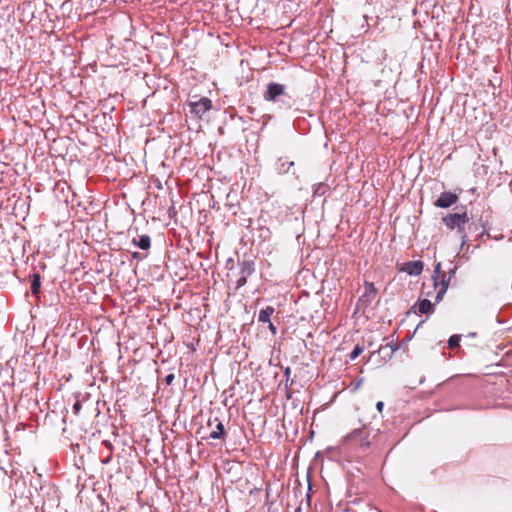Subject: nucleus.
I'll use <instances>...</instances> for the list:
<instances>
[{
    "instance_id": "obj_1",
    "label": "nucleus",
    "mask_w": 512,
    "mask_h": 512,
    "mask_svg": "<svg viewBox=\"0 0 512 512\" xmlns=\"http://www.w3.org/2000/svg\"><path fill=\"white\" fill-rule=\"evenodd\" d=\"M463 211L456 213H449L442 218L444 225L449 230H456L459 234L462 244L467 240L465 233V225L469 222V217L465 207H462Z\"/></svg>"
},
{
    "instance_id": "obj_2",
    "label": "nucleus",
    "mask_w": 512,
    "mask_h": 512,
    "mask_svg": "<svg viewBox=\"0 0 512 512\" xmlns=\"http://www.w3.org/2000/svg\"><path fill=\"white\" fill-rule=\"evenodd\" d=\"M189 106L190 113L201 119L206 112L212 109V101L207 97H202L198 101L190 102Z\"/></svg>"
},
{
    "instance_id": "obj_3",
    "label": "nucleus",
    "mask_w": 512,
    "mask_h": 512,
    "mask_svg": "<svg viewBox=\"0 0 512 512\" xmlns=\"http://www.w3.org/2000/svg\"><path fill=\"white\" fill-rule=\"evenodd\" d=\"M286 91V88L283 84H279L276 82H270L267 85V89L263 94L264 100L268 102H275L279 97L283 96V93Z\"/></svg>"
},
{
    "instance_id": "obj_4",
    "label": "nucleus",
    "mask_w": 512,
    "mask_h": 512,
    "mask_svg": "<svg viewBox=\"0 0 512 512\" xmlns=\"http://www.w3.org/2000/svg\"><path fill=\"white\" fill-rule=\"evenodd\" d=\"M459 197L457 194L444 191L435 200L434 206L438 208H449L458 201Z\"/></svg>"
},
{
    "instance_id": "obj_5",
    "label": "nucleus",
    "mask_w": 512,
    "mask_h": 512,
    "mask_svg": "<svg viewBox=\"0 0 512 512\" xmlns=\"http://www.w3.org/2000/svg\"><path fill=\"white\" fill-rule=\"evenodd\" d=\"M423 268L424 263L421 260H415L403 263L399 270L410 276H418L422 273Z\"/></svg>"
},
{
    "instance_id": "obj_6",
    "label": "nucleus",
    "mask_w": 512,
    "mask_h": 512,
    "mask_svg": "<svg viewBox=\"0 0 512 512\" xmlns=\"http://www.w3.org/2000/svg\"><path fill=\"white\" fill-rule=\"evenodd\" d=\"M365 293L364 295L358 300L357 305L367 307L371 304L374 296L377 293V289L374 286V283L366 281L364 283Z\"/></svg>"
},
{
    "instance_id": "obj_7",
    "label": "nucleus",
    "mask_w": 512,
    "mask_h": 512,
    "mask_svg": "<svg viewBox=\"0 0 512 512\" xmlns=\"http://www.w3.org/2000/svg\"><path fill=\"white\" fill-rule=\"evenodd\" d=\"M213 423H216V426L215 429L210 432L208 438L214 440L223 439L226 435L224 424L217 417L214 419H209L208 426L211 427Z\"/></svg>"
},
{
    "instance_id": "obj_8",
    "label": "nucleus",
    "mask_w": 512,
    "mask_h": 512,
    "mask_svg": "<svg viewBox=\"0 0 512 512\" xmlns=\"http://www.w3.org/2000/svg\"><path fill=\"white\" fill-rule=\"evenodd\" d=\"M294 166V161H289L287 157H279L275 164V170L279 175H285L290 173Z\"/></svg>"
},
{
    "instance_id": "obj_9",
    "label": "nucleus",
    "mask_w": 512,
    "mask_h": 512,
    "mask_svg": "<svg viewBox=\"0 0 512 512\" xmlns=\"http://www.w3.org/2000/svg\"><path fill=\"white\" fill-rule=\"evenodd\" d=\"M348 439L356 440L359 438V446L362 449H366L370 446V442L367 440V434L363 429H355L348 436Z\"/></svg>"
},
{
    "instance_id": "obj_10",
    "label": "nucleus",
    "mask_w": 512,
    "mask_h": 512,
    "mask_svg": "<svg viewBox=\"0 0 512 512\" xmlns=\"http://www.w3.org/2000/svg\"><path fill=\"white\" fill-rule=\"evenodd\" d=\"M417 309L419 314H432L435 311L434 305L428 299H420L413 306V309Z\"/></svg>"
},
{
    "instance_id": "obj_11",
    "label": "nucleus",
    "mask_w": 512,
    "mask_h": 512,
    "mask_svg": "<svg viewBox=\"0 0 512 512\" xmlns=\"http://www.w3.org/2000/svg\"><path fill=\"white\" fill-rule=\"evenodd\" d=\"M450 277H447L445 275H442V278L439 279V290L435 296V303L438 304L442 301L444 295L446 294L447 292V289L449 287V284H450Z\"/></svg>"
},
{
    "instance_id": "obj_12",
    "label": "nucleus",
    "mask_w": 512,
    "mask_h": 512,
    "mask_svg": "<svg viewBox=\"0 0 512 512\" xmlns=\"http://www.w3.org/2000/svg\"><path fill=\"white\" fill-rule=\"evenodd\" d=\"M295 102V99L285 91L283 96L279 97L274 103L277 104L280 109L288 110L295 105Z\"/></svg>"
},
{
    "instance_id": "obj_13",
    "label": "nucleus",
    "mask_w": 512,
    "mask_h": 512,
    "mask_svg": "<svg viewBox=\"0 0 512 512\" xmlns=\"http://www.w3.org/2000/svg\"><path fill=\"white\" fill-rule=\"evenodd\" d=\"M239 266L240 274L246 277H249L255 271V263L253 260L250 259H244L242 261H239Z\"/></svg>"
},
{
    "instance_id": "obj_14",
    "label": "nucleus",
    "mask_w": 512,
    "mask_h": 512,
    "mask_svg": "<svg viewBox=\"0 0 512 512\" xmlns=\"http://www.w3.org/2000/svg\"><path fill=\"white\" fill-rule=\"evenodd\" d=\"M397 349H398V344L391 342V343L381 346L378 349V353L383 359H390Z\"/></svg>"
},
{
    "instance_id": "obj_15",
    "label": "nucleus",
    "mask_w": 512,
    "mask_h": 512,
    "mask_svg": "<svg viewBox=\"0 0 512 512\" xmlns=\"http://www.w3.org/2000/svg\"><path fill=\"white\" fill-rule=\"evenodd\" d=\"M131 243L142 250H148L151 247V238L149 235L143 234L139 238H133Z\"/></svg>"
},
{
    "instance_id": "obj_16",
    "label": "nucleus",
    "mask_w": 512,
    "mask_h": 512,
    "mask_svg": "<svg viewBox=\"0 0 512 512\" xmlns=\"http://www.w3.org/2000/svg\"><path fill=\"white\" fill-rule=\"evenodd\" d=\"M275 308L272 306H266L261 309L258 313V322L262 324L270 323L271 316L274 314Z\"/></svg>"
},
{
    "instance_id": "obj_17",
    "label": "nucleus",
    "mask_w": 512,
    "mask_h": 512,
    "mask_svg": "<svg viewBox=\"0 0 512 512\" xmlns=\"http://www.w3.org/2000/svg\"><path fill=\"white\" fill-rule=\"evenodd\" d=\"M41 288V276L39 273L31 275V292L34 296H39Z\"/></svg>"
},
{
    "instance_id": "obj_18",
    "label": "nucleus",
    "mask_w": 512,
    "mask_h": 512,
    "mask_svg": "<svg viewBox=\"0 0 512 512\" xmlns=\"http://www.w3.org/2000/svg\"><path fill=\"white\" fill-rule=\"evenodd\" d=\"M440 274H441V263H440V262H438V263L435 265V268H434V271H433V275H432L433 288H434V289H437V288H438Z\"/></svg>"
},
{
    "instance_id": "obj_19",
    "label": "nucleus",
    "mask_w": 512,
    "mask_h": 512,
    "mask_svg": "<svg viewBox=\"0 0 512 512\" xmlns=\"http://www.w3.org/2000/svg\"><path fill=\"white\" fill-rule=\"evenodd\" d=\"M461 336L458 334L451 335L448 339V347L450 349H455L460 346Z\"/></svg>"
},
{
    "instance_id": "obj_20",
    "label": "nucleus",
    "mask_w": 512,
    "mask_h": 512,
    "mask_svg": "<svg viewBox=\"0 0 512 512\" xmlns=\"http://www.w3.org/2000/svg\"><path fill=\"white\" fill-rule=\"evenodd\" d=\"M363 350H364V347H363V346H361V345H359V344H357V345L353 348V350L350 352V354H349V359H350L351 361H354V360H355V359H357V358H358V356L363 352Z\"/></svg>"
},
{
    "instance_id": "obj_21",
    "label": "nucleus",
    "mask_w": 512,
    "mask_h": 512,
    "mask_svg": "<svg viewBox=\"0 0 512 512\" xmlns=\"http://www.w3.org/2000/svg\"><path fill=\"white\" fill-rule=\"evenodd\" d=\"M247 278L248 277L240 274L239 278L236 280L235 288L239 289V288L243 287L247 283Z\"/></svg>"
},
{
    "instance_id": "obj_22",
    "label": "nucleus",
    "mask_w": 512,
    "mask_h": 512,
    "mask_svg": "<svg viewBox=\"0 0 512 512\" xmlns=\"http://www.w3.org/2000/svg\"><path fill=\"white\" fill-rule=\"evenodd\" d=\"M479 226H480V227H482V228H484V225H483V223L481 222V220L479 221V223H478V224H477V223H472V224H470V225H469V230H472V229L474 228V230H475V231H478ZM483 232H484V229H482V231H481V232H479V233L477 234V236H478V235H482V234H483Z\"/></svg>"
},
{
    "instance_id": "obj_23",
    "label": "nucleus",
    "mask_w": 512,
    "mask_h": 512,
    "mask_svg": "<svg viewBox=\"0 0 512 512\" xmlns=\"http://www.w3.org/2000/svg\"><path fill=\"white\" fill-rule=\"evenodd\" d=\"M81 408H82L81 402L79 400H77L72 406L73 413L78 414L80 412Z\"/></svg>"
},
{
    "instance_id": "obj_24",
    "label": "nucleus",
    "mask_w": 512,
    "mask_h": 512,
    "mask_svg": "<svg viewBox=\"0 0 512 512\" xmlns=\"http://www.w3.org/2000/svg\"><path fill=\"white\" fill-rule=\"evenodd\" d=\"M175 379V375L173 373L167 374L164 378V381L167 385H171Z\"/></svg>"
},
{
    "instance_id": "obj_25",
    "label": "nucleus",
    "mask_w": 512,
    "mask_h": 512,
    "mask_svg": "<svg viewBox=\"0 0 512 512\" xmlns=\"http://www.w3.org/2000/svg\"><path fill=\"white\" fill-rule=\"evenodd\" d=\"M267 324H268V328L271 331L272 335H276L277 334V328L274 325V323L272 321H270V323H267Z\"/></svg>"
},
{
    "instance_id": "obj_26",
    "label": "nucleus",
    "mask_w": 512,
    "mask_h": 512,
    "mask_svg": "<svg viewBox=\"0 0 512 512\" xmlns=\"http://www.w3.org/2000/svg\"><path fill=\"white\" fill-rule=\"evenodd\" d=\"M31 2L23 1L21 5L18 6V10L23 9L25 11L27 8H29Z\"/></svg>"
},
{
    "instance_id": "obj_27",
    "label": "nucleus",
    "mask_w": 512,
    "mask_h": 512,
    "mask_svg": "<svg viewBox=\"0 0 512 512\" xmlns=\"http://www.w3.org/2000/svg\"><path fill=\"white\" fill-rule=\"evenodd\" d=\"M132 258L136 259V260H142L144 258V256L140 252H133Z\"/></svg>"
},
{
    "instance_id": "obj_28",
    "label": "nucleus",
    "mask_w": 512,
    "mask_h": 512,
    "mask_svg": "<svg viewBox=\"0 0 512 512\" xmlns=\"http://www.w3.org/2000/svg\"><path fill=\"white\" fill-rule=\"evenodd\" d=\"M383 408H384V402L378 401L376 403V409L381 413L383 411Z\"/></svg>"
},
{
    "instance_id": "obj_29",
    "label": "nucleus",
    "mask_w": 512,
    "mask_h": 512,
    "mask_svg": "<svg viewBox=\"0 0 512 512\" xmlns=\"http://www.w3.org/2000/svg\"><path fill=\"white\" fill-rule=\"evenodd\" d=\"M456 270H457V268L454 267V268L450 269V271L448 272V274H449L448 277H450V280L452 279V277L455 276Z\"/></svg>"
},
{
    "instance_id": "obj_30",
    "label": "nucleus",
    "mask_w": 512,
    "mask_h": 512,
    "mask_svg": "<svg viewBox=\"0 0 512 512\" xmlns=\"http://www.w3.org/2000/svg\"><path fill=\"white\" fill-rule=\"evenodd\" d=\"M110 459H111L110 457L106 458V459L103 461V463L107 464V463L110 461Z\"/></svg>"
},
{
    "instance_id": "obj_31",
    "label": "nucleus",
    "mask_w": 512,
    "mask_h": 512,
    "mask_svg": "<svg viewBox=\"0 0 512 512\" xmlns=\"http://www.w3.org/2000/svg\"><path fill=\"white\" fill-rule=\"evenodd\" d=\"M290 372V368L288 367L285 371V374L287 375Z\"/></svg>"
}]
</instances>
